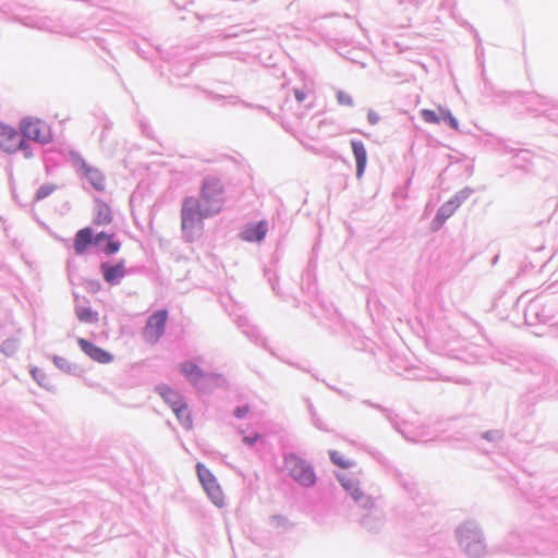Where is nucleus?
<instances>
[{"mask_svg": "<svg viewBox=\"0 0 558 558\" xmlns=\"http://www.w3.org/2000/svg\"><path fill=\"white\" fill-rule=\"evenodd\" d=\"M294 95L298 101H303L306 97L305 93L299 89L294 90Z\"/></svg>", "mask_w": 558, "mask_h": 558, "instance_id": "nucleus-32", "label": "nucleus"}, {"mask_svg": "<svg viewBox=\"0 0 558 558\" xmlns=\"http://www.w3.org/2000/svg\"><path fill=\"white\" fill-rule=\"evenodd\" d=\"M104 280L109 284L119 283L120 280L125 276L124 262H120L116 265L109 263H102L100 265Z\"/></svg>", "mask_w": 558, "mask_h": 558, "instance_id": "nucleus-10", "label": "nucleus"}, {"mask_svg": "<svg viewBox=\"0 0 558 558\" xmlns=\"http://www.w3.org/2000/svg\"><path fill=\"white\" fill-rule=\"evenodd\" d=\"M342 485L351 494L355 501H361L362 499L365 498L364 494L361 492L356 483H354L353 481H342Z\"/></svg>", "mask_w": 558, "mask_h": 558, "instance_id": "nucleus-20", "label": "nucleus"}, {"mask_svg": "<svg viewBox=\"0 0 558 558\" xmlns=\"http://www.w3.org/2000/svg\"><path fill=\"white\" fill-rule=\"evenodd\" d=\"M20 128L24 140H46L50 135L48 125L35 118H25Z\"/></svg>", "mask_w": 558, "mask_h": 558, "instance_id": "nucleus-6", "label": "nucleus"}, {"mask_svg": "<svg viewBox=\"0 0 558 558\" xmlns=\"http://www.w3.org/2000/svg\"><path fill=\"white\" fill-rule=\"evenodd\" d=\"M173 413L175 414L178 421L182 424L183 427H185V428L192 427V416H191V412H190L186 403H184V412L181 411V412H173Z\"/></svg>", "mask_w": 558, "mask_h": 558, "instance_id": "nucleus-22", "label": "nucleus"}, {"mask_svg": "<svg viewBox=\"0 0 558 558\" xmlns=\"http://www.w3.org/2000/svg\"><path fill=\"white\" fill-rule=\"evenodd\" d=\"M284 468L290 475L304 486L315 483V475L312 468L295 454H289L284 459Z\"/></svg>", "mask_w": 558, "mask_h": 558, "instance_id": "nucleus-3", "label": "nucleus"}, {"mask_svg": "<svg viewBox=\"0 0 558 558\" xmlns=\"http://www.w3.org/2000/svg\"><path fill=\"white\" fill-rule=\"evenodd\" d=\"M196 472L203 488L211 501L218 507L223 506L225 496L214 474L202 463L196 464Z\"/></svg>", "mask_w": 558, "mask_h": 558, "instance_id": "nucleus-4", "label": "nucleus"}, {"mask_svg": "<svg viewBox=\"0 0 558 558\" xmlns=\"http://www.w3.org/2000/svg\"><path fill=\"white\" fill-rule=\"evenodd\" d=\"M337 99L341 106H353V98L347 92L339 90L337 94Z\"/></svg>", "mask_w": 558, "mask_h": 558, "instance_id": "nucleus-26", "label": "nucleus"}, {"mask_svg": "<svg viewBox=\"0 0 558 558\" xmlns=\"http://www.w3.org/2000/svg\"><path fill=\"white\" fill-rule=\"evenodd\" d=\"M77 343L81 348V350L93 361L100 363V364H108L112 362L113 357L112 355L105 351L104 349L97 347L96 344L92 343L90 341L78 338Z\"/></svg>", "mask_w": 558, "mask_h": 558, "instance_id": "nucleus-7", "label": "nucleus"}, {"mask_svg": "<svg viewBox=\"0 0 558 558\" xmlns=\"http://www.w3.org/2000/svg\"><path fill=\"white\" fill-rule=\"evenodd\" d=\"M15 135V131L3 123H0V140H11Z\"/></svg>", "mask_w": 558, "mask_h": 558, "instance_id": "nucleus-27", "label": "nucleus"}, {"mask_svg": "<svg viewBox=\"0 0 558 558\" xmlns=\"http://www.w3.org/2000/svg\"><path fill=\"white\" fill-rule=\"evenodd\" d=\"M86 177L88 181L93 184L96 190H104L106 185V181L104 175L96 169L87 168L85 170Z\"/></svg>", "mask_w": 558, "mask_h": 558, "instance_id": "nucleus-19", "label": "nucleus"}, {"mask_svg": "<svg viewBox=\"0 0 558 558\" xmlns=\"http://www.w3.org/2000/svg\"><path fill=\"white\" fill-rule=\"evenodd\" d=\"M421 117L426 123L437 124L440 122H448L451 128H457L456 119L450 114L448 110L442 108H438L437 110L423 109L421 111Z\"/></svg>", "mask_w": 558, "mask_h": 558, "instance_id": "nucleus-9", "label": "nucleus"}, {"mask_svg": "<svg viewBox=\"0 0 558 558\" xmlns=\"http://www.w3.org/2000/svg\"><path fill=\"white\" fill-rule=\"evenodd\" d=\"M168 312L166 310L153 313L143 329V337L149 343H156L165 332Z\"/></svg>", "mask_w": 558, "mask_h": 558, "instance_id": "nucleus-5", "label": "nucleus"}, {"mask_svg": "<svg viewBox=\"0 0 558 558\" xmlns=\"http://www.w3.org/2000/svg\"><path fill=\"white\" fill-rule=\"evenodd\" d=\"M352 148H353L354 157L356 160V177L361 178L363 175V173L365 171V167H366V159H367L366 150H365L362 142H353Z\"/></svg>", "mask_w": 558, "mask_h": 558, "instance_id": "nucleus-15", "label": "nucleus"}, {"mask_svg": "<svg viewBox=\"0 0 558 558\" xmlns=\"http://www.w3.org/2000/svg\"><path fill=\"white\" fill-rule=\"evenodd\" d=\"M198 203L205 215L214 216L222 209L225 191L219 179L209 177L204 180Z\"/></svg>", "mask_w": 558, "mask_h": 558, "instance_id": "nucleus-2", "label": "nucleus"}, {"mask_svg": "<svg viewBox=\"0 0 558 558\" xmlns=\"http://www.w3.org/2000/svg\"><path fill=\"white\" fill-rule=\"evenodd\" d=\"M210 217L205 215V210L201 208V204L194 197H185L181 207V231L183 239L193 242L201 238L204 230V218Z\"/></svg>", "mask_w": 558, "mask_h": 558, "instance_id": "nucleus-1", "label": "nucleus"}, {"mask_svg": "<svg viewBox=\"0 0 558 558\" xmlns=\"http://www.w3.org/2000/svg\"><path fill=\"white\" fill-rule=\"evenodd\" d=\"M452 211L453 206L451 203H447L445 206H442L436 216L437 227H440L446 220V218H448L452 214Z\"/></svg>", "mask_w": 558, "mask_h": 558, "instance_id": "nucleus-25", "label": "nucleus"}, {"mask_svg": "<svg viewBox=\"0 0 558 558\" xmlns=\"http://www.w3.org/2000/svg\"><path fill=\"white\" fill-rule=\"evenodd\" d=\"M368 121L372 123V124H376L378 121H379V114L375 111H369L368 112Z\"/></svg>", "mask_w": 558, "mask_h": 558, "instance_id": "nucleus-30", "label": "nucleus"}, {"mask_svg": "<svg viewBox=\"0 0 558 558\" xmlns=\"http://www.w3.org/2000/svg\"><path fill=\"white\" fill-rule=\"evenodd\" d=\"M452 211L453 206L451 203H447L445 206H442L436 216L437 227H440L446 220V218H448L452 214Z\"/></svg>", "mask_w": 558, "mask_h": 558, "instance_id": "nucleus-24", "label": "nucleus"}, {"mask_svg": "<svg viewBox=\"0 0 558 558\" xmlns=\"http://www.w3.org/2000/svg\"><path fill=\"white\" fill-rule=\"evenodd\" d=\"M461 542L465 549L473 556L480 555L483 550V545L481 543L480 536L476 533L466 532L464 535H462Z\"/></svg>", "mask_w": 558, "mask_h": 558, "instance_id": "nucleus-13", "label": "nucleus"}, {"mask_svg": "<svg viewBox=\"0 0 558 558\" xmlns=\"http://www.w3.org/2000/svg\"><path fill=\"white\" fill-rule=\"evenodd\" d=\"M156 391L163 399V401L170 405L173 412H184V399L182 396L167 385H159Z\"/></svg>", "mask_w": 558, "mask_h": 558, "instance_id": "nucleus-8", "label": "nucleus"}, {"mask_svg": "<svg viewBox=\"0 0 558 558\" xmlns=\"http://www.w3.org/2000/svg\"><path fill=\"white\" fill-rule=\"evenodd\" d=\"M267 230L265 221L248 225L242 232V239L248 242H259L265 238Z\"/></svg>", "mask_w": 558, "mask_h": 558, "instance_id": "nucleus-12", "label": "nucleus"}, {"mask_svg": "<svg viewBox=\"0 0 558 558\" xmlns=\"http://www.w3.org/2000/svg\"><path fill=\"white\" fill-rule=\"evenodd\" d=\"M102 241L107 242V245L104 248L106 254L111 255L120 250V243L113 241L112 235L107 234L106 232H99L97 234H94V245H99Z\"/></svg>", "mask_w": 558, "mask_h": 558, "instance_id": "nucleus-16", "label": "nucleus"}, {"mask_svg": "<svg viewBox=\"0 0 558 558\" xmlns=\"http://www.w3.org/2000/svg\"><path fill=\"white\" fill-rule=\"evenodd\" d=\"M179 367L186 379L193 384H197L204 377V372L193 362H184Z\"/></svg>", "mask_w": 558, "mask_h": 558, "instance_id": "nucleus-14", "label": "nucleus"}, {"mask_svg": "<svg viewBox=\"0 0 558 558\" xmlns=\"http://www.w3.org/2000/svg\"><path fill=\"white\" fill-rule=\"evenodd\" d=\"M89 245H94V233L90 228H83L78 230L74 239V251L76 254L86 252Z\"/></svg>", "mask_w": 558, "mask_h": 558, "instance_id": "nucleus-11", "label": "nucleus"}, {"mask_svg": "<svg viewBox=\"0 0 558 558\" xmlns=\"http://www.w3.org/2000/svg\"><path fill=\"white\" fill-rule=\"evenodd\" d=\"M260 438H262V436L259 434H256L253 437H244L243 441L247 445H253L256 440H258Z\"/></svg>", "mask_w": 558, "mask_h": 558, "instance_id": "nucleus-31", "label": "nucleus"}, {"mask_svg": "<svg viewBox=\"0 0 558 558\" xmlns=\"http://www.w3.org/2000/svg\"><path fill=\"white\" fill-rule=\"evenodd\" d=\"M112 221V214L108 205L100 203L96 207L94 223L97 226H107Z\"/></svg>", "mask_w": 558, "mask_h": 558, "instance_id": "nucleus-17", "label": "nucleus"}, {"mask_svg": "<svg viewBox=\"0 0 558 558\" xmlns=\"http://www.w3.org/2000/svg\"><path fill=\"white\" fill-rule=\"evenodd\" d=\"M38 372H39L38 369H33V371H32V374H33L34 378H37V373H38Z\"/></svg>", "mask_w": 558, "mask_h": 558, "instance_id": "nucleus-33", "label": "nucleus"}, {"mask_svg": "<svg viewBox=\"0 0 558 558\" xmlns=\"http://www.w3.org/2000/svg\"><path fill=\"white\" fill-rule=\"evenodd\" d=\"M0 147L7 153L28 149L27 142H0Z\"/></svg>", "mask_w": 558, "mask_h": 558, "instance_id": "nucleus-21", "label": "nucleus"}, {"mask_svg": "<svg viewBox=\"0 0 558 558\" xmlns=\"http://www.w3.org/2000/svg\"><path fill=\"white\" fill-rule=\"evenodd\" d=\"M76 316L82 323L94 324L98 322V313L90 307L77 306Z\"/></svg>", "mask_w": 558, "mask_h": 558, "instance_id": "nucleus-18", "label": "nucleus"}, {"mask_svg": "<svg viewBox=\"0 0 558 558\" xmlns=\"http://www.w3.org/2000/svg\"><path fill=\"white\" fill-rule=\"evenodd\" d=\"M330 459L335 464L342 469H348L352 465L349 459H347L341 452L336 450L330 451Z\"/></svg>", "mask_w": 558, "mask_h": 558, "instance_id": "nucleus-23", "label": "nucleus"}, {"mask_svg": "<svg viewBox=\"0 0 558 558\" xmlns=\"http://www.w3.org/2000/svg\"><path fill=\"white\" fill-rule=\"evenodd\" d=\"M250 412L248 405H242L235 409L234 414L236 417L242 418Z\"/></svg>", "mask_w": 558, "mask_h": 558, "instance_id": "nucleus-29", "label": "nucleus"}, {"mask_svg": "<svg viewBox=\"0 0 558 558\" xmlns=\"http://www.w3.org/2000/svg\"><path fill=\"white\" fill-rule=\"evenodd\" d=\"M53 191V187L50 185H44L41 186L36 194L37 199H43L47 197L51 192Z\"/></svg>", "mask_w": 558, "mask_h": 558, "instance_id": "nucleus-28", "label": "nucleus"}]
</instances>
